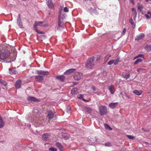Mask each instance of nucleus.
<instances>
[{
    "label": "nucleus",
    "mask_w": 151,
    "mask_h": 151,
    "mask_svg": "<svg viewBox=\"0 0 151 151\" xmlns=\"http://www.w3.org/2000/svg\"><path fill=\"white\" fill-rule=\"evenodd\" d=\"M118 104V102L111 103L109 104V107L111 109L115 108Z\"/></svg>",
    "instance_id": "ddd939ff"
},
{
    "label": "nucleus",
    "mask_w": 151,
    "mask_h": 151,
    "mask_svg": "<svg viewBox=\"0 0 151 151\" xmlns=\"http://www.w3.org/2000/svg\"><path fill=\"white\" fill-rule=\"evenodd\" d=\"M10 55L9 52L7 50L2 49L0 50V58L2 60H5Z\"/></svg>",
    "instance_id": "f257e3e1"
},
{
    "label": "nucleus",
    "mask_w": 151,
    "mask_h": 151,
    "mask_svg": "<svg viewBox=\"0 0 151 151\" xmlns=\"http://www.w3.org/2000/svg\"><path fill=\"white\" fill-rule=\"evenodd\" d=\"M149 0H145L147 2H148Z\"/></svg>",
    "instance_id": "bf43d9fd"
},
{
    "label": "nucleus",
    "mask_w": 151,
    "mask_h": 151,
    "mask_svg": "<svg viewBox=\"0 0 151 151\" xmlns=\"http://www.w3.org/2000/svg\"><path fill=\"white\" fill-rule=\"evenodd\" d=\"M76 70L75 69L71 68L66 71L64 73L65 75H68L70 74Z\"/></svg>",
    "instance_id": "4468645a"
},
{
    "label": "nucleus",
    "mask_w": 151,
    "mask_h": 151,
    "mask_svg": "<svg viewBox=\"0 0 151 151\" xmlns=\"http://www.w3.org/2000/svg\"><path fill=\"white\" fill-rule=\"evenodd\" d=\"M64 11L65 12H68L69 11L67 7H65L64 9Z\"/></svg>",
    "instance_id": "de8ad7c7"
},
{
    "label": "nucleus",
    "mask_w": 151,
    "mask_h": 151,
    "mask_svg": "<svg viewBox=\"0 0 151 151\" xmlns=\"http://www.w3.org/2000/svg\"><path fill=\"white\" fill-rule=\"evenodd\" d=\"M132 14L135 17H136L137 16V12L136 9L135 8H133L132 9Z\"/></svg>",
    "instance_id": "cd10ccee"
},
{
    "label": "nucleus",
    "mask_w": 151,
    "mask_h": 151,
    "mask_svg": "<svg viewBox=\"0 0 151 151\" xmlns=\"http://www.w3.org/2000/svg\"><path fill=\"white\" fill-rule=\"evenodd\" d=\"M47 25L45 21L38 22H35L34 24V28H37L38 26H40L41 27H45Z\"/></svg>",
    "instance_id": "20e7f679"
},
{
    "label": "nucleus",
    "mask_w": 151,
    "mask_h": 151,
    "mask_svg": "<svg viewBox=\"0 0 151 151\" xmlns=\"http://www.w3.org/2000/svg\"><path fill=\"white\" fill-rule=\"evenodd\" d=\"M17 23L18 26L21 28H23L21 18V15L20 14H18V18L17 19Z\"/></svg>",
    "instance_id": "39448f33"
},
{
    "label": "nucleus",
    "mask_w": 151,
    "mask_h": 151,
    "mask_svg": "<svg viewBox=\"0 0 151 151\" xmlns=\"http://www.w3.org/2000/svg\"><path fill=\"white\" fill-rule=\"evenodd\" d=\"M49 150L51 151H57V149L55 148L51 147Z\"/></svg>",
    "instance_id": "a18cd8bd"
},
{
    "label": "nucleus",
    "mask_w": 151,
    "mask_h": 151,
    "mask_svg": "<svg viewBox=\"0 0 151 151\" xmlns=\"http://www.w3.org/2000/svg\"><path fill=\"white\" fill-rule=\"evenodd\" d=\"M94 61L93 58H90L88 59L86 61V66L88 68H91L94 66L93 63Z\"/></svg>",
    "instance_id": "7ed1b4c3"
},
{
    "label": "nucleus",
    "mask_w": 151,
    "mask_h": 151,
    "mask_svg": "<svg viewBox=\"0 0 151 151\" xmlns=\"http://www.w3.org/2000/svg\"><path fill=\"white\" fill-rule=\"evenodd\" d=\"M0 84L4 86H6L7 84V83L2 79H0Z\"/></svg>",
    "instance_id": "7c9ffc66"
},
{
    "label": "nucleus",
    "mask_w": 151,
    "mask_h": 151,
    "mask_svg": "<svg viewBox=\"0 0 151 151\" xmlns=\"http://www.w3.org/2000/svg\"><path fill=\"white\" fill-rule=\"evenodd\" d=\"M50 137V135L48 133L44 134L42 137V139L45 140H47Z\"/></svg>",
    "instance_id": "dca6fc26"
},
{
    "label": "nucleus",
    "mask_w": 151,
    "mask_h": 151,
    "mask_svg": "<svg viewBox=\"0 0 151 151\" xmlns=\"http://www.w3.org/2000/svg\"><path fill=\"white\" fill-rule=\"evenodd\" d=\"M40 37L41 38H45L46 37V36L44 35H42L40 36Z\"/></svg>",
    "instance_id": "3c124183"
},
{
    "label": "nucleus",
    "mask_w": 151,
    "mask_h": 151,
    "mask_svg": "<svg viewBox=\"0 0 151 151\" xmlns=\"http://www.w3.org/2000/svg\"><path fill=\"white\" fill-rule=\"evenodd\" d=\"M130 1L133 4H134V1L133 0H130Z\"/></svg>",
    "instance_id": "6e6d98bb"
},
{
    "label": "nucleus",
    "mask_w": 151,
    "mask_h": 151,
    "mask_svg": "<svg viewBox=\"0 0 151 151\" xmlns=\"http://www.w3.org/2000/svg\"><path fill=\"white\" fill-rule=\"evenodd\" d=\"M130 76L129 73L126 74L124 75V78L127 79Z\"/></svg>",
    "instance_id": "37998d69"
},
{
    "label": "nucleus",
    "mask_w": 151,
    "mask_h": 151,
    "mask_svg": "<svg viewBox=\"0 0 151 151\" xmlns=\"http://www.w3.org/2000/svg\"><path fill=\"white\" fill-rule=\"evenodd\" d=\"M37 74L43 75H47L48 73V71L42 70L37 71Z\"/></svg>",
    "instance_id": "f8f14e48"
},
{
    "label": "nucleus",
    "mask_w": 151,
    "mask_h": 151,
    "mask_svg": "<svg viewBox=\"0 0 151 151\" xmlns=\"http://www.w3.org/2000/svg\"><path fill=\"white\" fill-rule=\"evenodd\" d=\"M0 122H4L1 116H0Z\"/></svg>",
    "instance_id": "864d4df0"
},
{
    "label": "nucleus",
    "mask_w": 151,
    "mask_h": 151,
    "mask_svg": "<svg viewBox=\"0 0 151 151\" xmlns=\"http://www.w3.org/2000/svg\"><path fill=\"white\" fill-rule=\"evenodd\" d=\"M145 16L147 18H150L151 17V12H148L147 14H146Z\"/></svg>",
    "instance_id": "473e14b6"
},
{
    "label": "nucleus",
    "mask_w": 151,
    "mask_h": 151,
    "mask_svg": "<svg viewBox=\"0 0 151 151\" xmlns=\"http://www.w3.org/2000/svg\"><path fill=\"white\" fill-rule=\"evenodd\" d=\"M54 116V113L50 111L49 110L47 111V117L49 119H51L53 118Z\"/></svg>",
    "instance_id": "1a4fd4ad"
},
{
    "label": "nucleus",
    "mask_w": 151,
    "mask_h": 151,
    "mask_svg": "<svg viewBox=\"0 0 151 151\" xmlns=\"http://www.w3.org/2000/svg\"><path fill=\"white\" fill-rule=\"evenodd\" d=\"M4 122H0V128H2L4 125Z\"/></svg>",
    "instance_id": "c03bdc74"
},
{
    "label": "nucleus",
    "mask_w": 151,
    "mask_h": 151,
    "mask_svg": "<svg viewBox=\"0 0 151 151\" xmlns=\"http://www.w3.org/2000/svg\"><path fill=\"white\" fill-rule=\"evenodd\" d=\"M43 120V118L41 117H39L38 118H36V119L35 120V121H34V122H35V123H39V124H41L42 123V125H44V124H43V123L42 122L41 120Z\"/></svg>",
    "instance_id": "2eb2a0df"
},
{
    "label": "nucleus",
    "mask_w": 151,
    "mask_h": 151,
    "mask_svg": "<svg viewBox=\"0 0 151 151\" xmlns=\"http://www.w3.org/2000/svg\"><path fill=\"white\" fill-rule=\"evenodd\" d=\"M58 26L57 27L58 29L60 30L65 27V24L61 21V19L60 18L58 19Z\"/></svg>",
    "instance_id": "423d86ee"
},
{
    "label": "nucleus",
    "mask_w": 151,
    "mask_h": 151,
    "mask_svg": "<svg viewBox=\"0 0 151 151\" xmlns=\"http://www.w3.org/2000/svg\"><path fill=\"white\" fill-rule=\"evenodd\" d=\"M109 65H111L112 64H114V60H112L108 63Z\"/></svg>",
    "instance_id": "49530a36"
},
{
    "label": "nucleus",
    "mask_w": 151,
    "mask_h": 151,
    "mask_svg": "<svg viewBox=\"0 0 151 151\" xmlns=\"http://www.w3.org/2000/svg\"><path fill=\"white\" fill-rule=\"evenodd\" d=\"M104 145L106 146V147H111L112 146V145L111 144V143L110 142H108L107 143H106Z\"/></svg>",
    "instance_id": "4c0bfd02"
},
{
    "label": "nucleus",
    "mask_w": 151,
    "mask_h": 151,
    "mask_svg": "<svg viewBox=\"0 0 151 151\" xmlns=\"http://www.w3.org/2000/svg\"><path fill=\"white\" fill-rule=\"evenodd\" d=\"M60 14H61V11H60Z\"/></svg>",
    "instance_id": "052dcab7"
},
{
    "label": "nucleus",
    "mask_w": 151,
    "mask_h": 151,
    "mask_svg": "<svg viewBox=\"0 0 151 151\" xmlns=\"http://www.w3.org/2000/svg\"><path fill=\"white\" fill-rule=\"evenodd\" d=\"M93 140H91V142L93 143H95L98 141V139L96 137H94L93 138Z\"/></svg>",
    "instance_id": "f704fd0d"
},
{
    "label": "nucleus",
    "mask_w": 151,
    "mask_h": 151,
    "mask_svg": "<svg viewBox=\"0 0 151 151\" xmlns=\"http://www.w3.org/2000/svg\"><path fill=\"white\" fill-rule=\"evenodd\" d=\"M9 73L11 74H16L17 73V71L15 69H9Z\"/></svg>",
    "instance_id": "4be33fe9"
},
{
    "label": "nucleus",
    "mask_w": 151,
    "mask_h": 151,
    "mask_svg": "<svg viewBox=\"0 0 151 151\" xmlns=\"http://www.w3.org/2000/svg\"><path fill=\"white\" fill-rule=\"evenodd\" d=\"M145 49L147 51L150 52L151 50V45H148L145 47Z\"/></svg>",
    "instance_id": "a878e982"
},
{
    "label": "nucleus",
    "mask_w": 151,
    "mask_h": 151,
    "mask_svg": "<svg viewBox=\"0 0 151 151\" xmlns=\"http://www.w3.org/2000/svg\"><path fill=\"white\" fill-rule=\"evenodd\" d=\"M55 145L60 150L63 151V147L60 143L57 142Z\"/></svg>",
    "instance_id": "aec40b11"
},
{
    "label": "nucleus",
    "mask_w": 151,
    "mask_h": 151,
    "mask_svg": "<svg viewBox=\"0 0 151 151\" xmlns=\"http://www.w3.org/2000/svg\"><path fill=\"white\" fill-rule=\"evenodd\" d=\"M142 61V60L141 59H138L134 63V64H137Z\"/></svg>",
    "instance_id": "72a5a7b5"
},
{
    "label": "nucleus",
    "mask_w": 151,
    "mask_h": 151,
    "mask_svg": "<svg viewBox=\"0 0 151 151\" xmlns=\"http://www.w3.org/2000/svg\"><path fill=\"white\" fill-rule=\"evenodd\" d=\"M77 97L78 98L80 99H82L84 101H85V100L83 98V95L81 94L78 95Z\"/></svg>",
    "instance_id": "e433bc0d"
},
{
    "label": "nucleus",
    "mask_w": 151,
    "mask_h": 151,
    "mask_svg": "<svg viewBox=\"0 0 151 151\" xmlns=\"http://www.w3.org/2000/svg\"><path fill=\"white\" fill-rule=\"evenodd\" d=\"M137 5H138V9L140 11H141L142 9V5H140L139 3L137 4Z\"/></svg>",
    "instance_id": "a19ab883"
},
{
    "label": "nucleus",
    "mask_w": 151,
    "mask_h": 151,
    "mask_svg": "<svg viewBox=\"0 0 151 151\" xmlns=\"http://www.w3.org/2000/svg\"><path fill=\"white\" fill-rule=\"evenodd\" d=\"M71 93L72 94H76L78 93V89L77 88H74L71 90Z\"/></svg>",
    "instance_id": "a211bd4d"
},
{
    "label": "nucleus",
    "mask_w": 151,
    "mask_h": 151,
    "mask_svg": "<svg viewBox=\"0 0 151 151\" xmlns=\"http://www.w3.org/2000/svg\"><path fill=\"white\" fill-rule=\"evenodd\" d=\"M35 31L38 33L40 34H44V32L39 31L37 29V28H34Z\"/></svg>",
    "instance_id": "c9c22d12"
},
{
    "label": "nucleus",
    "mask_w": 151,
    "mask_h": 151,
    "mask_svg": "<svg viewBox=\"0 0 151 151\" xmlns=\"http://www.w3.org/2000/svg\"><path fill=\"white\" fill-rule=\"evenodd\" d=\"M126 32V29L124 28L123 29V31L122 32V35H124Z\"/></svg>",
    "instance_id": "09e8293b"
},
{
    "label": "nucleus",
    "mask_w": 151,
    "mask_h": 151,
    "mask_svg": "<svg viewBox=\"0 0 151 151\" xmlns=\"http://www.w3.org/2000/svg\"><path fill=\"white\" fill-rule=\"evenodd\" d=\"M46 1L48 7L51 9L53 8L54 6L52 0H46Z\"/></svg>",
    "instance_id": "9d476101"
},
{
    "label": "nucleus",
    "mask_w": 151,
    "mask_h": 151,
    "mask_svg": "<svg viewBox=\"0 0 151 151\" xmlns=\"http://www.w3.org/2000/svg\"><path fill=\"white\" fill-rule=\"evenodd\" d=\"M82 74L78 72H75L74 76V78L75 80L78 81L81 78Z\"/></svg>",
    "instance_id": "0eeeda50"
},
{
    "label": "nucleus",
    "mask_w": 151,
    "mask_h": 151,
    "mask_svg": "<svg viewBox=\"0 0 151 151\" xmlns=\"http://www.w3.org/2000/svg\"><path fill=\"white\" fill-rule=\"evenodd\" d=\"M129 22L132 24V27L133 28H134L135 27V24H134V23L133 20V19L132 18L130 19L129 20Z\"/></svg>",
    "instance_id": "c85d7f7f"
},
{
    "label": "nucleus",
    "mask_w": 151,
    "mask_h": 151,
    "mask_svg": "<svg viewBox=\"0 0 151 151\" xmlns=\"http://www.w3.org/2000/svg\"><path fill=\"white\" fill-rule=\"evenodd\" d=\"M145 36V35L143 33H141L140 35L137 36L135 39V41H139L142 40Z\"/></svg>",
    "instance_id": "6e6552de"
},
{
    "label": "nucleus",
    "mask_w": 151,
    "mask_h": 151,
    "mask_svg": "<svg viewBox=\"0 0 151 151\" xmlns=\"http://www.w3.org/2000/svg\"><path fill=\"white\" fill-rule=\"evenodd\" d=\"M99 109L100 115L101 116L107 114V108L106 106L100 105L99 106Z\"/></svg>",
    "instance_id": "f03ea898"
},
{
    "label": "nucleus",
    "mask_w": 151,
    "mask_h": 151,
    "mask_svg": "<svg viewBox=\"0 0 151 151\" xmlns=\"http://www.w3.org/2000/svg\"><path fill=\"white\" fill-rule=\"evenodd\" d=\"M143 70V69L140 68H139L138 69H137V71L138 72H140L141 71H142Z\"/></svg>",
    "instance_id": "8fccbe9b"
},
{
    "label": "nucleus",
    "mask_w": 151,
    "mask_h": 151,
    "mask_svg": "<svg viewBox=\"0 0 151 151\" xmlns=\"http://www.w3.org/2000/svg\"><path fill=\"white\" fill-rule=\"evenodd\" d=\"M133 93L137 95H141L142 93L141 91H138L137 90H135L133 91Z\"/></svg>",
    "instance_id": "b1692460"
},
{
    "label": "nucleus",
    "mask_w": 151,
    "mask_h": 151,
    "mask_svg": "<svg viewBox=\"0 0 151 151\" xmlns=\"http://www.w3.org/2000/svg\"><path fill=\"white\" fill-rule=\"evenodd\" d=\"M124 1H126V0H124Z\"/></svg>",
    "instance_id": "680f3d73"
},
{
    "label": "nucleus",
    "mask_w": 151,
    "mask_h": 151,
    "mask_svg": "<svg viewBox=\"0 0 151 151\" xmlns=\"http://www.w3.org/2000/svg\"><path fill=\"white\" fill-rule=\"evenodd\" d=\"M86 112H87V113H90L91 111V109L90 108H87L86 109Z\"/></svg>",
    "instance_id": "58836bf2"
},
{
    "label": "nucleus",
    "mask_w": 151,
    "mask_h": 151,
    "mask_svg": "<svg viewBox=\"0 0 151 151\" xmlns=\"http://www.w3.org/2000/svg\"><path fill=\"white\" fill-rule=\"evenodd\" d=\"M111 55H106L104 58V63H106L109 60V58L111 57Z\"/></svg>",
    "instance_id": "bb28decb"
},
{
    "label": "nucleus",
    "mask_w": 151,
    "mask_h": 151,
    "mask_svg": "<svg viewBox=\"0 0 151 151\" xmlns=\"http://www.w3.org/2000/svg\"><path fill=\"white\" fill-rule=\"evenodd\" d=\"M144 56V55L142 54H139L134 58V59L138 58H143Z\"/></svg>",
    "instance_id": "79ce46f5"
},
{
    "label": "nucleus",
    "mask_w": 151,
    "mask_h": 151,
    "mask_svg": "<svg viewBox=\"0 0 151 151\" xmlns=\"http://www.w3.org/2000/svg\"><path fill=\"white\" fill-rule=\"evenodd\" d=\"M126 136L128 138L130 139H133L135 138L134 136H133L131 135H127Z\"/></svg>",
    "instance_id": "ea45409f"
},
{
    "label": "nucleus",
    "mask_w": 151,
    "mask_h": 151,
    "mask_svg": "<svg viewBox=\"0 0 151 151\" xmlns=\"http://www.w3.org/2000/svg\"><path fill=\"white\" fill-rule=\"evenodd\" d=\"M35 111V109H34V110H33V111H34V112H36V113H38V112H37V111H36H36Z\"/></svg>",
    "instance_id": "4d7b16f0"
},
{
    "label": "nucleus",
    "mask_w": 151,
    "mask_h": 151,
    "mask_svg": "<svg viewBox=\"0 0 151 151\" xmlns=\"http://www.w3.org/2000/svg\"><path fill=\"white\" fill-rule=\"evenodd\" d=\"M27 99L29 101H35L36 99L34 97L29 96L27 98Z\"/></svg>",
    "instance_id": "393cba45"
},
{
    "label": "nucleus",
    "mask_w": 151,
    "mask_h": 151,
    "mask_svg": "<svg viewBox=\"0 0 151 151\" xmlns=\"http://www.w3.org/2000/svg\"><path fill=\"white\" fill-rule=\"evenodd\" d=\"M35 78L37 81L39 82H41L43 79L42 76H35Z\"/></svg>",
    "instance_id": "412c9836"
},
{
    "label": "nucleus",
    "mask_w": 151,
    "mask_h": 151,
    "mask_svg": "<svg viewBox=\"0 0 151 151\" xmlns=\"http://www.w3.org/2000/svg\"><path fill=\"white\" fill-rule=\"evenodd\" d=\"M104 126L106 129H108L110 131L112 130V129L108 124H105Z\"/></svg>",
    "instance_id": "2f4dec72"
},
{
    "label": "nucleus",
    "mask_w": 151,
    "mask_h": 151,
    "mask_svg": "<svg viewBox=\"0 0 151 151\" xmlns=\"http://www.w3.org/2000/svg\"><path fill=\"white\" fill-rule=\"evenodd\" d=\"M21 81L18 80L17 81L15 84V87L17 89L19 88H21Z\"/></svg>",
    "instance_id": "9b49d317"
},
{
    "label": "nucleus",
    "mask_w": 151,
    "mask_h": 151,
    "mask_svg": "<svg viewBox=\"0 0 151 151\" xmlns=\"http://www.w3.org/2000/svg\"><path fill=\"white\" fill-rule=\"evenodd\" d=\"M119 60V58H117L115 60H114V65H116L117 64Z\"/></svg>",
    "instance_id": "c756f323"
},
{
    "label": "nucleus",
    "mask_w": 151,
    "mask_h": 151,
    "mask_svg": "<svg viewBox=\"0 0 151 151\" xmlns=\"http://www.w3.org/2000/svg\"><path fill=\"white\" fill-rule=\"evenodd\" d=\"M76 84H77V83H74V85H76Z\"/></svg>",
    "instance_id": "13d9d810"
},
{
    "label": "nucleus",
    "mask_w": 151,
    "mask_h": 151,
    "mask_svg": "<svg viewBox=\"0 0 151 151\" xmlns=\"http://www.w3.org/2000/svg\"><path fill=\"white\" fill-rule=\"evenodd\" d=\"M142 129L144 131H146V130H145V129L143 128H142ZM146 132H149V130H147V131H146Z\"/></svg>",
    "instance_id": "5fc2aeb1"
},
{
    "label": "nucleus",
    "mask_w": 151,
    "mask_h": 151,
    "mask_svg": "<svg viewBox=\"0 0 151 151\" xmlns=\"http://www.w3.org/2000/svg\"><path fill=\"white\" fill-rule=\"evenodd\" d=\"M91 88L94 91H95L96 90V88L95 86H93L91 87Z\"/></svg>",
    "instance_id": "603ef678"
},
{
    "label": "nucleus",
    "mask_w": 151,
    "mask_h": 151,
    "mask_svg": "<svg viewBox=\"0 0 151 151\" xmlns=\"http://www.w3.org/2000/svg\"><path fill=\"white\" fill-rule=\"evenodd\" d=\"M56 78L57 79L63 82L64 80L65 77L63 75H60L57 76L56 77Z\"/></svg>",
    "instance_id": "6ab92c4d"
},
{
    "label": "nucleus",
    "mask_w": 151,
    "mask_h": 151,
    "mask_svg": "<svg viewBox=\"0 0 151 151\" xmlns=\"http://www.w3.org/2000/svg\"><path fill=\"white\" fill-rule=\"evenodd\" d=\"M109 89L111 94H114L115 91L114 87L113 85H110L109 86Z\"/></svg>",
    "instance_id": "f3484780"
},
{
    "label": "nucleus",
    "mask_w": 151,
    "mask_h": 151,
    "mask_svg": "<svg viewBox=\"0 0 151 151\" xmlns=\"http://www.w3.org/2000/svg\"><path fill=\"white\" fill-rule=\"evenodd\" d=\"M70 135L67 133H64L62 134V137L65 139H68L70 137Z\"/></svg>",
    "instance_id": "5701e85b"
}]
</instances>
